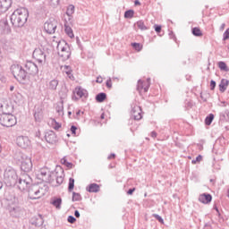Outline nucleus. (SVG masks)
I'll return each mask as SVG.
<instances>
[{"label":"nucleus","instance_id":"obj_1","mask_svg":"<svg viewBox=\"0 0 229 229\" xmlns=\"http://www.w3.org/2000/svg\"><path fill=\"white\" fill-rule=\"evenodd\" d=\"M30 13L26 8L16 9L11 15V22L15 28H22L28 21Z\"/></svg>","mask_w":229,"mask_h":229},{"label":"nucleus","instance_id":"obj_2","mask_svg":"<svg viewBox=\"0 0 229 229\" xmlns=\"http://www.w3.org/2000/svg\"><path fill=\"white\" fill-rule=\"evenodd\" d=\"M49 191V187L46 184H33L29 188L30 199H40L42 196Z\"/></svg>","mask_w":229,"mask_h":229},{"label":"nucleus","instance_id":"obj_3","mask_svg":"<svg viewBox=\"0 0 229 229\" xmlns=\"http://www.w3.org/2000/svg\"><path fill=\"white\" fill-rule=\"evenodd\" d=\"M3 114H0V124L5 128H12L17 124V118L6 109H2Z\"/></svg>","mask_w":229,"mask_h":229},{"label":"nucleus","instance_id":"obj_4","mask_svg":"<svg viewBox=\"0 0 229 229\" xmlns=\"http://www.w3.org/2000/svg\"><path fill=\"white\" fill-rule=\"evenodd\" d=\"M19 176L13 168H6L4 173V182L7 187H15Z\"/></svg>","mask_w":229,"mask_h":229},{"label":"nucleus","instance_id":"obj_5","mask_svg":"<svg viewBox=\"0 0 229 229\" xmlns=\"http://www.w3.org/2000/svg\"><path fill=\"white\" fill-rule=\"evenodd\" d=\"M11 71L18 81L22 82L28 80V72H26V68H23L20 64H13L11 66Z\"/></svg>","mask_w":229,"mask_h":229},{"label":"nucleus","instance_id":"obj_6","mask_svg":"<svg viewBox=\"0 0 229 229\" xmlns=\"http://www.w3.org/2000/svg\"><path fill=\"white\" fill-rule=\"evenodd\" d=\"M11 71L18 81L22 82L28 80V72H26V68H23L20 64H13L11 66Z\"/></svg>","mask_w":229,"mask_h":229},{"label":"nucleus","instance_id":"obj_7","mask_svg":"<svg viewBox=\"0 0 229 229\" xmlns=\"http://www.w3.org/2000/svg\"><path fill=\"white\" fill-rule=\"evenodd\" d=\"M57 50L59 51V56L64 60H69V58H71V47H69V44H67V42L64 40L58 42Z\"/></svg>","mask_w":229,"mask_h":229},{"label":"nucleus","instance_id":"obj_8","mask_svg":"<svg viewBox=\"0 0 229 229\" xmlns=\"http://www.w3.org/2000/svg\"><path fill=\"white\" fill-rule=\"evenodd\" d=\"M53 174H55V172H52L47 167H43L38 171L37 176L38 180H42V182L48 183L49 182H53Z\"/></svg>","mask_w":229,"mask_h":229},{"label":"nucleus","instance_id":"obj_9","mask_svg":"<svg viewBox=\"0 0 229 229\" xmlns=\"http://www.w3.org/2000/svg\"><path fill=\"white\" fill-rule=\"evenodd\" d=\"M21 162V169L23 173H30L33 169V163L31 162V157L26 155H21L19 159Z\"/></svg>","mask_w":229,"mask_h":229},{"label":"nucleus","instance_id":"obj_10","mask_svg":"<svg viewBox=\"0 0 229 229\" xmlns=\"http://www.w3.org/2000/svg\"><path fill=\"white\" fill-rule=\"evenodd\" d=\"M58 21L55 19H50L44 24V30L48 35H53L56 31Z\"/></svg>","mask_w":229,"mask_h":229},{"label":"nucleus","instance_id":"obj_11","mask_svg":"<svg viewBox=\"0 0 229 229\" xmlns=\"http://www.w3.org/2000/svg\"><path fill=\"white\" fill-rule=\"evenodd\" d=\"M24 69L27 72V74H30L31 76L38 74V65L32 61H27L24 64Z\"/></svg>","mask_w":229,"mask_h":229},{"label":"nucleus","instance_id":"obj_12","mask_svg":"<svg viewBox=\"0 0 229 229\" xmlns=\"http://www.w3.org/2000/svg\"><path fill=\"white\" fill-rule=\"evenodd\" d=\"M33 58L38 62V64H42L43 62H46V54H44V51L40 48H36L33 51L32 54Z\"/></svg>","mask_w":229,"mask_h":229},{"label":"nucleus","instance_id":"obj_13","mask_svg":"<svg viewBox=\"0 0 229 229\" xmlns=\"http://www.w3.org/2000/svg\"><path fill=\"white\" fill-rule=\"evenodd\" d=\"M16 143H17V146H19L20 148H22L23 149H26V148H28L30 144H31V142L30 141V139L26 136H19L16 139Z\"/></svg>","mask_w":229,"mask_h":229},{"label":"nucleus","instance_id":"obj_14","mask_svg":"<svg viewBox=\"0 0 229 229\" xmlns=\"http://www.w3.org/2000/svg\"><path fill=\"white\" fill-rule=\"evenodd\" d=\"M131 115L134 121H140L142 119V109L139 106H134L131 109Z\"/></svg>","mask_w":229,"mask_h":229},{"label":"nucleus","instance_id":"obj_15","mask_svg":"<svg viewBox=\"0 0 229 229\" xmlns=\"http://www.w3.org/2000/svg\"><path fill=\"white\" fill-rule=\"evenodd\" d=\"M12 6V0H0V13H6Z\"/></svg>","mask_w":229,"mask_h":229},{"label":"nucleus","instance_id":"obj_16","mask_svg":"<svg viewBox=\"0 0 229 229\" xmlns=\"http://www.w3.org/2000/svg\"><path fill=\"white\" fill-rule=\"evenodd\" d=\"M30 223L33 226H42L44 225V217H42V215L35 216L30 218Z\"/></svg>","mask_w":229,"mask_h":229},{"label":"nucleus","instance_id":"obj_17","mask_svg":"<svg viewBox=\"0 0 229 229\" xmlns=\"http://www.w3.org/2000/svg\"><path fill=\"white\" fill-rule=\"evenodd\" d=\"M45 139L48 144H55L56 142V134L53 131H48L45 133Z\"/></svg>","mask_w":229,"mask_h":229},{"label":"nucleus","instance_id":"obj_18","mask_svg":"<svg viewBox=\"0 0 229 229\" xmlns=\"http://www.w3.org/2000/svg\"><path fill=\"white\" fill-rule=\"evenodd\" d=\"M199 201L200 203H204L205 205H208L212 201V195L210 193H203L199 195Z\"/></svg>","mask_w":229,"mask_h":229},{"label":"nucleus","instance_id":"obj_19","mask_svg":"<svg viewBox=\"0 0 229 229\" xmlns=\"http://www.w3.org/2000/svg\"><path fill=\"white\" fill-rule=\"evenodd\" d=\"M75 92L77 96H79V98H87V96H89V92L87 91V89H82L81 87L76 88Z\"/></svg>","mask_w":229,"mask_h":229},{"label":"nucleus","instance_id":"obj_20","mask_svg":"<svg viewBox=\"0 0 229 229\" xmlns=\"http://www.w3.org/2000/svg\"><path fill=\"white\" fill-rule=\"evenodd\" d=\"M229 81L226 79H222L219 84L220 92H225L226 89H228Z\"/></svg>","mask_w":229,"mask_h":229},{"label":"nucleus","instance_id":"obj_21","mask_svg":"<svg viewBox=\"0 0 229 229\" xmlns=\"http://www.w3.org/2000/svg\"><path fill=\"white\" fill-rule=\"evenodd\" d=\"M58 80L56 79H53L52 81H50L47 84V88L49 90H56L57 87H58Z\"/></svg>","mask_w":229,"mask_h":229},{"label":"nucleus","instance_id":"obj_22","mask_svg":"<svg viewBox=\"0 0 229 229\" xmlns=\"http://www.w3.org/2000/svg\"><path fill=\"white\" fill-rule=\"evenodd\" d=\"M88 192H99V186L98 183H91L87 188Z\"/></svg>","mask_w":229,"mask_h":229},{"label":"nucleus","instance_id":"obj_23","mask_svg":"<svg viewBox=\"0 0 229 229\" xmlns=\"http://www.w3.org/2000/svg\"><path fill=\"white\" fill-rule=\"evenodd\" d=\"M21 182L26 183V185H30L31 183V177L28 174H22L20 178Z\"/></svg>","mask_w":229,"mask_h":229},{"label":"nucleus","instance_id":"obj_24","mask_svg":"<svg viewBox=\"0 0 229 229\" xmlns=\"http://www.w3.org/2000/svg\"><path fill=\"white\" fill-rule=\"evenodd\" d=\"M51 204L55 207V208H62V198H54Z\"/></svg>","mask_w":229,"mask_h":229},{"label":"nucleus","instance_id":"obj_25","mask_svg":"<svg viewBox=\"0 0 229 229\" xmlns=\"http://www.w3.org/2000/svg\"><path fill=\"white\" fill-rule=\"evenodd\" d=\"M64 31L70 38H74V33L72 32V29L67 24V22L64 23Z\"/></svg>","mask_w":229,"mask_h":229},{"label":"nucleus","instance_id":"obj_26","mask_svg":"<svg viewBox=\"0 0 229 229\" xmlns=\"http://www.w3.org/2000/svg\"><path fill=\"white\" fill-rule=\"evenodd\" d=\"M13 212L15 214V217H21L24 214V208L21 207H15L13 208Z\"/></svg>","mask_w":229,"mask_h":229},{"label":"nucleus","instance_id":"obj_27","mask_svg":"<svg viewBox=\"0 0 229 229\" xmlns=\"http://www.w3.org/2000/svg\"><path fill=\"white\" fill-rule=\"evenodd\" d=\"M106 99V93L101 92L96 96V101L98 103H103Z\"/></svg>","mask_w":229,"mask_h":229},{"label":"nucleus","instance_id":"obj_28","mask_svg":"<svg viewBox=\"0 0 229 229\" xmlns=\"http://www.w3.org/2000/svg\"><path fill=\"white\" fill-rule=\"evenodd\" d=\"M16 185L20 191H26V188L28 187L23 181H21V179L17 180Z\"/></svg>","mask_w":229,"mask_h":229},{"label":"nucleus","instance_id":"obj_29","mask_svg":"<svg viewBox=\"0 0 229 229\" xmlns=\"http://www.w3.org/2000/svg\"><path fill=\"white\" fill-rule=\"evenodd\" d=\"M55 110L59 115H64V102H59L55 107Z\"/></svg>","mask_w":229,"mask_h":229},{"label":"nucleus","instance_id":"obj_30","mask_svg":"<svg viewBox=\"0 0 229 229\" xmlns=\"http://www.w3.org/2000/svg\"><path fill=\"white\" fill-rule=\"evenodd\" d=\"M191 33L192 35H194V37H203V33L201 32V30H199V28L195 27L191 30Z\"/></svg>","mask_w":229,"mask_h":229},{"label":"nucleus","instance_id":"obj_31","mask_svg":"<svg viewBox=\"0 0 229 229\" xmlns=\"http://www.w3.org/2000/svg\"><path fill=\"white\" fill-rule=\"evenodd\" d=\"M212 121H214V114H209L205 119V124L207 126H210V124H212Z\"/></svg>","mask_w":229,"mask_h":229},{"label":"nucleus","instance_id":"obj_32","mask_svg":"<svg viewBox=\"0 0 229 229\" xmlns=\"http://www.w3.org/2000/svg\"><path fill=\"white\" fill-rule=\"evenodd\" d=\"M61 164H63V165H65L66 167H68V169H72V163L68 162L67 158L63 157L61 159Z\"/></svg>","mask_w":229,"mask_h":229},{"label":"nucleus","instance_id":"obj_33","mask_svg":"<svg viewBox=\"0 0 229 229\" xmlns=\"http://www.w3.org/2000/svg\"><path fill=\"white\" fill-rule=\"evenodd\" d=\"M136 24H137L139 30H141V31H146V30H148V27H146V25L144 24V21H137Z\"/></svg>","mask_w":229,"mask_h":229},{"label":"nucleus","instance_id":"obj_34","mask_svg":"<svg viewBox=\"0 0 229 229\" xmlns=\"http://www.w3.org/2000/svg\"><path fill=\"white\" fill-rule=\"evenodd\" d=\"M135 12L133 10H128L124 13V18L125 19H132Z\"/></svg>","mask_w":229,"mask_h":229},{"label":"nucleus","instance_id":"obj_35","mask_svg":"<svg viewBox=\"0 0 229 229\" xmlns=\"http://www.w3.org/2000/svg\"><path fill=\"white\" fill-rule=\"evenodd\" d=\"M72 201H81V195L80 193H76L75 191L72 192Z\"/></svg>","mask_w":229,"mask_h":229},{"label":"nucleus","instance_id":"obj_36","mask_svg":"<svg viewBox=\"0 0 229 229\" xmlns=\"http://www.w3.org/2000/svg\"><path fill=\"white\" fill-rule=\"evenodd\" d=\"M72 13H74V5L71 4L67 7L66 15H68V17H71Z\"/></svg>","mask_w":229,"mask_h":229},{"label":"nucleus","instance_id":"obj_37","mask_svg":"<svg viewBox=\"0 0 229 229\" xmlns=\"http://www.w3.org/2000/svg\"><path fill=\"white\" fill-rule=\"evenodd\" d=\"M73 189H74V178H70L69 179V184H68L69 192H72Z\"/></svg>","mask_w":229,"mask_h":229},{"label":"nucleus","instance_id":"obj_38","mask_svg":"<svg viewBox=\"0 0 229 229\" xmlns=\"http://www.w3.org/2000/svg\"><path fill=\"white\" fill-rule=\"evenodd\" d=\"M34 119L38 123H40V121H42V112H35L34 113Z\"/></svg>","mask_w":229,"mask_h":229},{"label":"nucleus","instance_id":"obj_39","mask_svg":"<svg viewBox=\"0 0 229 229\" xmlns=\"http://www.w3.org/2000/svg\"><path fill=\"white\" fill-rule=\"evenodd\" d=\"M218 67L221 71H228V67L226 66V63L220 61L218 63Z\"/></svg>","mask_w":229,"mask_h":229},{"label":"nucleus","instance_id":"obj_40","mask_svg":"<svg viewBox=\"0 0 229 229\" xmlns=\"http://www.w3.org/2000/svg\"><path fill=\"white\" fill-rule=\"evenodd\" d=\"M52 124H53L54 130H60V128H62V124L56 122V120L55 119L52 120Z\"/></svg>","mask_w":229,"mask_h":229},{"label":"nucleus","instance_id":"obj_41","mask_svg":"<svg viewBox=\"0 0 229 229\" xmlns=\"http://www.w3.org/2000/svg\"><path fill=\"white\" fill-rule=\"evenodd\" d=\"M144 89V82L141 80L138 81L137 90L140 92Z\"/></svg>","mask_w":229,"mask_h":229},{"label":"nucleus","instance_id":"obj_42","mask_svg":"<svg viewBox=\"0 0 229 229\" xmlns=\"http://www.w3.org/2000/svg\"><path fill=\"white\" fill-rule=\"evenodd\" d=\"M202 160H203V156L199 155V156L196 157V159H193V160L191 161V164H198V163L201 162Z\"/></svg>","mask_w":229,"mask_h":229},{"label":"nucleus","instance_id":"obj_43","mask_svg":"<svg viewBox=\"0 0 229 229\" xmlns=\"http://www.w3.org/2000/svg\"><path fill=\"white\" fill-rule=\"evenodd\" d=\"M152 216L155 217V219H157L159 223L164 225V218H162V216L157 214H153Z\"/></svg>","mask_w":229,"mask_h":229},{"label":"nucleus","instance_id":"obj_44","mask_svg":"<svg viewBox=\"0 0 229 229\" xmlns=\"http://www.w3.org/2000/svg\"><path fill=\"white\" fill-rule=\"evenodd\" d=\"M68 223H71V225H74L76 223V217L72 216H69L67 218Z\"/></svg>","mask_w":229,"mask_h":229},{"label":"nucleus","instance_id":"obj_45","mask_svg":"<svg viewBox=\"0 0 229 229\" xmlns=\"http://www.w3.org/2000/svg\"><path fill=\"white\" fill-rule=\"evenodd\" d=\"M223 40H228L229 39V28L224 32L223 35Z\"/></svg>","mask_w":229,"mask_h":229},{"label":"nucleus","instance_id":"obj_46","mask_svg":"<svg viewBox=\"0 0 229 229\" xmlns=\"http://www.w3.org/2000/svg\"><path fill=\"white\" fill-rule=\"evenodd\" d=\"M64 67H65V69L67 70V71H66L67 76H69V78H71V76H72V72L71 71V66L65 65Z\"/></svg>","mask_w":229,"mask_h":229},{"label":"nucleus","instance_id":"obj_47","mask_svg":"<svg viewBox=\"0 0 229 229\" xmlns=\"http://www.w3.org/2000/svg\"><path fill=\"white\" fill-rule=\"evenodd\" d=\"M149 81H150V79H148L147 80V85L143 86L144 92H148V90H149V85H150Z\"/></svg>","mask_w":229,"mask_h":229},{"label":"nucleus","instance_id":"obj_48","mask_svg":"<svg viewBox=\"0 0 229 229\" xmlns=\"http://www.w3.org/2000/svg\"><path fill=\"white\" fill-rule=\"evenodd\" d=\"M56 183H57V185H62V183H64V177L57 176L56 177Z\"/></svg>","mask_w":229,"mask_h":229},{"label":"nucleus","instance_id":"obj_49","mask_svg":"<svg viewBox=\"0 0 229 229\" xmlns=\"http://www.w3.org/2000/svg\"><path fill=\"white\" fill-rule=\"evenodd\" d=\"M155 28V31L157 33H160V31H162V26L160 25H154Z\"/></svg>","mask_w":229,"mask_h":229},{"label":"nucleus","instance_id":"obj_50","mask_svg":"<svg viewBox=\"0 0 229 229\" xmlns=\"http://www.w3.org/2000/svg\"><path fill=\"white\" fill-rule=\"evenodd\" d=\"M76 130H78V127H76L75 125H72L71 131L72 135H76Z\"/></svg>","mask_w":229,"mask_h":229},{"label":"nucleus","instance_id":"obj_51","mask_svg":"<svg viewBox=\"0 0 229 229\" xmlns=\"http://www.w3.org/2000/svg\"><path fill=\"white\" fill-rule=\"evenodd\" d=\"M216 81H210V90H214L216 89Z\"/></svg>","mask_w":229,"mask_h":229},{"label":"nucleus","instance_id":"obj_52","mask_svg":"<svg viewBox=\"0 0 229 229\" xmlns=\"http://www.w3.org/2000/svg\"><path fill=\"white\" fill-rule=\"evenodd\" d=\"M107 89H112V79H108L106 83Z\"/></svg>","mask_w":229,"mask_h":229},{"label":"nucleus","instance_id":"obj_53","mask_svg":"<svg viewBox=\"0 0 229 229\" xmlns=\"http://www.w3.org/2000/svg\"><path fill=\"white\" fill-rule=\"evenodd\" d=\"M131 46L132 47H134V49H138V50L140 49V44L139 43H132Z\"/></svg>","mask_w":229,"mask_h":229},{"label":"nucleus","instance_id":"obj_54","mask_svg":"<svg viewBox=\"0 0 229 229\" xmlns=\"http://www.w3.org/2000/svg\"><path fill=\"white\" fill-rule=\"evenodd\" d=\"M133 192H135V188L129 189L127 191V194H129V196H131V194H133Z\"/></svg>","mask_w":229,"mask_h":229},{"label":"nucleus","instance_id":"obj_55","mask_svg":"<svg viewBox=\"0 0 229 229\" xmlns=\"http://www.w3.org/2000/svg\"><path fill=\"white\" fill-rule=\"evenodd\" d=\"M96 82L97 83H103V78L98 77L97 80H96Z\"/></svg>","mask_w":229,"mask_h":229},{"label":"nucleus","instance_id":"obj_56","mask_svg":"<svg viewBox=\"0 0 229 229\" xmlns=\"http://www.w3.org/2000/svg\"><path fill=\"white\" fill-rule=\"evenodd\" d=\"M74 216H75V217L79 218L80 217V211L75 210L74 211Z\"/></svg>","mask_w":229,"mask_h":229},{"label":"nucleus","instance_id":"obj_57","mask_svg":"<svg viewBox=\"0 0 229 229\" xmlns=\"http://www.w3.org/2000/svg\"><path fill=\"white\" fill-rule=\"evenodd\" d=\"M108 160H112V158H115V154H111L110 156H108Z\"/></svg>","mask_w":229,"mask_h":229},{"label":"nucleus","instance_id":"obj_58","mask_svg":"<svg viewBox=\"0 0 229 229\" xmlns=\"http://www.w3.org/2000/svg\"><path fill=\"white\" fill-rule=\"evenodd\" d=\"M59 95L61 96V99H65V98H67V95L66 94L62 95V92H60Z\"/></svg>","mask_w":229,"mask_h":229},{"label":"nucleus","instance_id":"obj_59","mask_svg":"<svg viewBox=\"0 0 229 229\" xmlns=\"http://www.w3.org/2000/svg\"><path fill=\"white\" fill-rule=\"evenodd\" d=\"M134 4L135 6H140V2L139 0H135Z\"/></svg>","mask_w":229,"mask_h":229},{"label":"nucleus","instance_id":"obj_60","mask_svg":"<svg viewBox=\"0 0 229 229\" xmlns=\"http://www.w3.org/2000/svg\"><path fill=\"white\" fill-rule=\"evenodd\" d=\"M151 137H152L153 139H155V138L157 137V132L152 131V132H151Z\"/></svg>","mask_w":229,"mask_h":229},{"label":"nucleus","instance_id":"obj_61","mask_svg":"<svg viewBox=\"0 0 229 229\" xmlns=\"http://www.w3.org/2000/svg\"><path fill=\"white\" fill-rule=\"evenodd\" d=\"M226 26V24L223 23L221 26H220V30L221 31H223V30H225V27Z\"/></svg>","mask_w":229,"mask_h":229},{"label":"nucleus","instance_id":"obj_62","mask_svg":"<svg viewBox=\"0 0 229 229\" xmlns=\"http://www.w3.org/2000/svg\"><path fill=\"white\" fill-rule=\"evenodd\" d=\"M13 89H15V87H13V86H11V87H10V90H11V91H13Z\"/></svg>","mask_w":229,"mask_h":229},{"label":"nucleus","instance_id":"obj_63","mask_svg":"<svg viewBox=\"0 0 229 229\" xmlns=\"http://www.w3.org/2000/svg\"><path fill=\"white\" fill-rule=\"evenodd\" d=\"M3 189V182L0 181V190Z\"/></svg>","mask_w":229,"mask_h":229},{"label":"nucleus","instance_id":"obj_64","mask_svg":"<svg viewBox=\"0 0 229 229\" xmlns=\"http://www.w3.org/2000/svg\"><path fill=\"white\" fill-rule=\"evenodd\" d=\"M77 44L78 46H80L81 42H80V38H77Z\"/></svg>","mask_w":229,"mask_h":229}]
</instances>
